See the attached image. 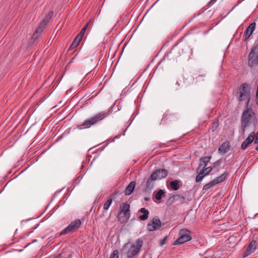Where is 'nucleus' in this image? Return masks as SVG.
Instances as JSON below:
<instances>
[{
    "label": "nucleus",
    "mask_w": 258,
    "mask_h": 258,
    "mask_svg": "<svg viewBox=\"0 0 258 258\" xmlns=\"http://www.w3.org/2000/svg\"><path fill=\"white\" fill-rule=\"evenodd\" d=\"M143 245V240L139 238L133 243H126L123 246L122 250L124 251L128 258H133L140 252Z\"/></svg>",
    "instance_id": "1"
},
{
    "label": "nucleus",
    "mask_w": 258,
    "mask_h": 258,
    "mask_svg": "<svg viewBox=\"0 0 258 258\" xmlns=\"http://www.w3.org/2000/svg\"><path fill=\"white\" fill-rule=\"evenodd\" d=\"M52 15H53V12L51 11V12L48 13V14L46 16V17H47V18H48L49 20H50V19L51 18Z\"/></svg>",
    "instance_id": "33"
},
{
    "label": "nucleus",
    "mask_w": 258,
    "mask_h": 258,
    "mask_svg": "<svg viewBox=\"0 0 258 258\" xmlns=\"http://www.w3.org/2000/svg\"><path fill=\"white\" fill-rule=\"evenodd\" d=\"M255 134L254 132H252L249 135L247 139L244 141L241 145V147L243 149H245L248 146L251 144L254 139Z\"/></svg>",
    "instance_id": "15"
},
{
    "label": "nucleus",
    "mask_w": 258,
    "mask_h": 258,
    "mask_svg": "<svg viewBox=\"0 0 258 258\" xmlns=\"http://www.w3.org/2000/svg\"><path fill=\"white\" fill-rule=\"evenodd\" d=\"M255 23L253 22L251 23L248 27L246 29L245 31L244 32V40L246 41L249 38L250 35L252 34L253 31L254 30L255 28Z\"/></svg>",
    "instance_id": "14"
},
{
    "label": "nucleus",
    "mask_w": 258,
    "mask_h": 258,
    "mask_svg": "<svg viewBox=\"0 0 258 258\" xmlns=\"http://www.w3.org/2000/svg\"><path fill=\"white\" fill-rule=\"evenodd\" d=\"M167 236H166L163 239L161 240V241L160 242V245L161 246H162L165 243V242L167 239Z\"/></svg>",
    "instance_id": "32"
},
{
    "label": "nucleus",
    "mask_w": 258,
    "mask_h": 258,
    "mask_svg": "<svg viewBox=\"0 0 258 258\" xmlns=\"http://www.w3.org/2000/svg\"><path fill=\"white\" fill-rule=\"evenodd\" d=\"M173 198L174 200V201L179 202V203L183 204L184 203L185 201V197L183 196L176 195L173 196Z\"/></svg>",
    "instance_id": "25"
},
{
    "label": "nucleus",
    "mask_w": 258,
    "mask_h": 258,
    "mask_svg": "<svg viewBox=\"0 0 258 258\" xmlns=\"http://www.w3.org/2000/svg\"><path fill=\"white\" fill-rule=\"evenodd\" d=\"M255 120V114L251 109L247 108L244 110L241 116V126L244 132L249 124L254 122Z\"/></svg>",
    "instance_id": "3"
},
{
    "label": "nucleus",
    "mask_w": 258,
    "mask_h": 258,
    "mask_svg": "<svg viewBox=\"0 0 258 258\" xmlns=\"http://www.w3.org/2000/svg\"><path fill=\"white\" fill-rule=\"evenodd\" d=\"M174 50H175V46L172 49V51H174Z\"/></svg>",
    "instance_id": "38"
},
{
    "label": "nucleus",
    "mask_w": 258,
    "mask_h": 258,
    "mask_svg": "<svg viewBox=\"0 0 258 258\" xmlns=\"http://www.w3.org/2000/svg\"><path fill=\"white\" fill-rule=\"evenodd\" d=\"M109 115L108 112L101 111L94 115L91 118L85 120L82 124L77 125V127L79 130L87 128L102 120Z\"/></svg>",
    "instance_id": "2"
},
{
    "label": "nucleus",
    "mask_w": 258,
    "mask_h": 258,
    "mask_svg": "<svg viewBox=\"0 0 258 258\" xmlns=\"http://www.w3.org/2000/svg\"><path fill=\"white\" fill-rule=\"evenodd\" d=\"M164 224H162L158 217H155L151 219L147 225V230L150 231H154L159 230Z\"/></svg>",
    "instance_id": "7"
},
{
    "label": "nucleus",
    "mask_w": 258,
    "mask_h": 258,
    "mask_svg": "<svg viewBox=\"0 0 258 258\" xmlns=\"http://www.w3.org/2000/svg\"><path fill=\"white\" fill-rule=\"evenodd\" d=\"M49 20H50L49 19L47 18V17H45L40 24L45 27V26L47 24Z\"/></svg>",
    "instance_id": "31"
},
{
    "label": "nucleus",
    "mask_w": 258,
    "mask_h": 258,
    "mask_svg": "<svg viewBox=\"0 0 258 258\" xmlns=\"http://www.w3.org/2000/svg\"><path fill=\"white\" fill-rule=\"evenodd\" d=\"M217 0H211V1L210 2V4H212L213 5V4H214Z\"/></svg>",
    "instance_id": "35"
},
{
    "label": "nucleus",
    "mask_w": 258,
    "mask_h": 258,
    "mask_svg": "<svg viewBox=\"0 0 258 258\" xmlns=\"http://www.w3.org/2000/svg\"><path fill=\"white\" fill-rule=\"evenodd\" d=\"M136 183L135 181H132L130 182L125 190V195L126 196L130 195L134 191Z\"/></svg>",
    "instance_id": "19"
},
{
    "label": "nucleus",
    "mask_w": 258,
    "mask_h": 258,
    "mask_svg": "<svg viewBox=\"0 0 258 258\" xmlns=\"http://www.w3.org/2000/svg\"><path fill=\"white\" fill-rule=\"evenodd\" d=\"M139 212L143 213V215L139 216V219L142 221H145L148 218L149 212L145 208H142Z\"/></svg>",
    "instance_id": "20"
},
{
    "label": "nucleus",
    "mask_w": 258,
    "mask_h": 258,
    "mask_svg": "<svg viewBox=\"0 0 258 258\" xmlns=\"http://www.w3.org/2000/svg\"><path fill=\"white\" fill-rule=\"evenodd\" d=\"M112 202V198L111 197H110L108 199L107 201L104 204L103 212L107 211L108 210V209H109V207L110 206Z\"/></svg>",
    "instance_id": "22"
},
{
    "label": "nucleus",
    "mask_w": 258,
    "mask_h": 258,
    "mask_svg": "<svg viewBox=\"0 0 258 258\" xmlns=\"http://www.w3.org/2000/svg\"><path fill=\"white\" fill-rule=\"evenodd\" d=\"M167 173V171L164 169H159L155 170L152 173L155 174L156 179L160 180L166 177Z\"/></svg>",
    "instance_id": "13"
},
{
    "label": "nucleus",
    "mask_w": 258,
    "mask_h": 258,
    "mask_svg": "<svg viewBox=\"0 0 258 258\" xmlns=\"http://www.w3.org/2000/svg\"><path fill=\"white\" fill-rule=\"evenodd\" d=\"M254 143H258V132L256 133L255 135V139L254 141Z\"/></svg>",
    "instance_id": "34"
},
{
    "label": "nucleus",
    "mask_w": 258,
    "mask_h": 258,
    "mask_svg": "<svg viewBox=\"0 0 258 258\" xmlns=\"http://www.w3.org/2000/svg\"><path fill=\"white\" fill-rule=\"evenodd\" d=\"M178 119L177 115L175 113L167 111L163 115L162 120L163 121H174Z\"/></svg>",
    "instance_id": "12"
},
{
    "label": "nucleus",
    "mask_w": 258,
    "mask_h": 258,
    "mask_svg": "<svg viewBox=\"0 0 258 258\" xmlns=\"http://www.w3.org/2000/svg\"><path fill=\"white\" fill-rule=\"evenodd\" d=\"M157 179H156V177L155 176V174L154 173H152L151 174V175L150 176V177L147 179V181L146 183V190L147 189L148 190L152 188L153 187L154 184V182Z\"/></svg>",
    "instance_id": "16"
},
{
    "label": "nucleus",
    "mask_w": 258,
    "mask_h": 258,
    "mask_svg": "<svg viewBox=\"0 0 258 258\" xmlns=\"http://www.w3.org/2000/svg\"><path fill=\"white\" fill-rule=\"evenodd\" d=\"M118 251L115 250L113 251L109 258H118Z\"/></svg>",
    "instance_id": "30"
},
{
    "label": "nucleus",
    "mask_w": 258,
    "mask_h": 258,
    "mask_svg": "<svg viewBox=\"0 0 258 258\" xmlns=\"http://www.w3.org/2000/svg\"><path fill=\"white\" fill-rule=\"evenodd\" d=\"M145 201H149V198H145Z\"/></svg>",
    "instance_id": "37"
},
{
    "label": "nucleus",
    "mask_w": 258,
    "mask_h": 258,
    "mask_svg": "<svg viewBox=\"0 0 258 258\" xmlns=\"http://www.w3.org/2000/svg\"><path fill=\"white\" fill-rule=\"evenodd\" d=\"M216 185L214 183V181L211 180L210 182L206 184L203 187V190H207L212 186Z\"/></svg>",
    "instance_id": "29"
},
{
    "label": "nucleus",
    "mask_w": 258,
    "mask_h": 258,
    "mask_svg": "<svg viewBox=\"0 0 258 258\" xmlns=\"http://www.w3.org/2000/svg\"><path fill=\"white\" fill-rule=\"evenodd\" d=\"M258 47L253 48L248 55V65L250 67L258 64Z\"/></svg>",
    "instance_id": "9"
},
{
    "label": "nucleus",
    "mask_w": 258,
    "mask_h": 258,
    "mask_svg": "<svg viewBox=\"0 0 258 258\" xmlns=\"http://www.w3.org/2000/svg\"><path fill=\"white\" fill-rule=\"evenodd\" d=\"M130 206L128 204L122 203L120 205V211L118 215V219L120 223L126 222L130 218Z\"/></svg>",
    "instance_id": "4"
},
{
    "label": "nucleus",
    "mask_w": 258,
    "mask_h": 258,
    "mask_svg": "<svg viewBox=\"0 0 258 258\" xmlns=\"http://www.w3.org/2000/svg\"><path fill=\"white\" fill-rule=\"evenodd\" d=\"M250 99V94L248 88V86L245 83L241 85L240 90V96L238 98L239 101L245 100L246 107H248Z\"/></svg>",
    "instance_id": "5"
},
{
    "label": "nucleus",
    "mask_w": 258,
    "mask_h": 258,
    "mask_svg": "<svg viewBox=\"0 0 258 258\" xmlns=\"http://www.w3.org/2000/svg\"><path fill=\"white\" fill-rule=\"evenodd\" d=\"M256 241L252 240L247 247L246 250L243 253V257H245L254 252L256 249Z\"/></svg>",
    "instance_id": "11"
},
{
    "label": "nucleus",
    "mask_w": 258,
    "mask_h": 258,
    "mask_svg": "<svg viewBox=\"0 0 258 258\" xmlns=\"http://www.w3.org/2000/svg\"><path fill=\"white\" fill-rule=\"evenodd\" d=\"M81 221L79 219H76L75 221L71 222L66 228L60 232L59 235L69 233L71 232L77 230L81 226Z\"/></svg>",
    "instance_id": "8"
},
{
    "label": "nucleus",
    "mask_w": 258,
    "mask_h": 258,
    "mask_svg": "<svg viewBox=\"0 0 258 258\" xmlns=\"http://www.w3.org/2000/svg\"><path fill=\"white\" fill-rule=\"evenodd\" d=\"M89 25V23H87L82 28V29L81 30L80 33L77 35L78 36L82 38L86 30H87V28L88 27V26Z\"/></svg>",
    "instance_id": "28"
},
{
    "label": "nucleus",
    "mask_w": 258,
    "mask_h": 258,
    "mask_svg": "<svg viewBox=\"0 0 258 258\" xmlns=\"http://www.w3.org/2000/svg\"><path fill=\"white\" fill-rule=\"evenodd\" d=\"M164 194H165V191L162 189H160L155 194V198L156 200L159 201L162 199V196L163 195H164Z\"/></svg>",
    "instance_id": "26"
},
{
    "label": "nucleus",
    "mask_w": 258,
    "mask_h": 258,
    "mask_svg": "<svg viewBox=\"0 0 258 258\" xmlns=\"http://www.w3.org/2000/svg\"><path fill=\"white\" fill-rule=\"evenodd\" d=\"M81 39H82V38L77 35L75 37V39L74 40V41L72 44V47H77L79 45Z\"/></svg>",
    "instance_id": "27"
},
{
    "label": "nucleus",
    "mask_w": 258,
    "mask_h": 258,
    "mask_svg": "<svg viewBox=\"0 0 258 258\" xmlns=\"http://www.w3.org/2000/svg\"><path fill=\"white\" fill-rule=\"evenodd\" d=\"M44 27L45 26H43L42 24H40L38 28L36 30L35 33H34L33 37L37 38L42 32Z\"/></svg>",
    "instance_id": "24"
},
{
    "label": "nucleus",
    "mask_w": 258,
    "mask_h": 258,
    "mask_svg": "<svg viewBox=\"0 0 258 258\" xmlns=\"http://www.w3.org/2000/svg\"><path fill=\"white\" fill-rule=\"evenodd\" d=\"M35 241H36V239L34 240H33V242H35Z\"/></svg>",
    "instance_id": "40"
},
{
    "label": "nucleus",
    "mask_w": 258,
    "mask_h": 258,
    "mask_svg": "<svg viewBox=\"0 0 258 258\" xmlns=\"http://www.w3.org/2000/svg\"><path fill=\"white\" fill-rule=\"evenodd\" d=\"M226 177L227 175L226 174H223L213 180L214 181L215 184H217L224 181L226 179Z\"/></svg>",
    "instance_id": "21"
},
{
    "label": "nucleus",
    "mask_w": 258,
    "mask_h": 258,
    "mask_svg": "<svg viewBox=\"0 0 258 258\" xmlns=\"http://www.w3.org/2000/svg\"><path fill=\"white\" fill-rule=\"evenodd\" d=\"M230 146L229 143L228 142H225L220 146L218 150L221 154H224L227 153L230 150Z\"/></svg>",
    "instance_id": "17"
},
{
    "label": "nucleus",
    "mask_w": 258,
    "mask_h": 258,
    "mask_svg": "<svg viewBox=\"0 0 258 258\" xmlns=\"http://www.w3.org/2000/svg\"><path fill=\"white\" fill-rule=\"evenodd\" d=\"M256 98L258 100V84L257 86V90H256Z\"/></svg>",
    "instance_id": "36"
},
{
    "label": "nucleus",
    "mask_w": 258,
    "mask_h": 258,
    "mask_svg": "<svg viewBox=\"0 0 258 258\" xmlns=\"http://www.w3.org/2000/svg\"><path fill=\"white\" fill-rule=\"evenodd\" d=\"M191 239V237L190 235L189 231L185 229H183L180 231L179 237L174 242L173 245H176L182 244L190 241Z\"/></svg>",
    "instance_id": "6"
},
{
    "label": "nucleus",
    "mask_w": 258,
    "mask_h": 258,
    "mask_svg": "<svg viewBox=\"0 0 258 258\" xmlns=\"http://www.w3.org/2000/svg\"><path fill=\"white\" fill-rule=\"evenodd\" d=\"M170 185L171 188L174 190H176L179 188V181L177 180L171 181L170 182Z\"/></svg>",
    "instance_id": "23"
},
{
    "label": "nucleus",
    "mask_w": 258,
    "mask_h": 258,
    "mask_svg": "<svg viewBox=\"0 0 258 258\" xmlns=\"http://www.w3.org/2000/svg\"><path fill=\"white\" fill-rule=\"evenodd\" d=\"M210 156H205L202 158H201L199 160V165L198 169L199 170L204 166V168H205L207 166L208 163L210 162Z\"/></svg>",
    "instance_id": "18"
},
{
    "label": "nucleus",
    "mask_w": 258,
    "mask_h": 258,
    "mask_svg": "<svg viewBox=\"0 0 258 258\" xmlns=\"http://www.w3.org/2000/svg\"><path fill=\"white\" fill-rule=\"evenodd\" d=\"M255 150L258 151V145L256 147Z\"/></svg>",
    "instance_id": "39"
},
{
    "label": "nucleus",
    "mask_w": 258,
    "mask_h": 258,
    "mask_svg": "<svg viewBox=\"0 0 258 258\" xmlns=\"http://www.w3.org/2000/svg\"><path fill=\"white\" fill-rule=\"evenodd\" d=\"M202 168L201 169L199 174L197 176L196 178V181L197 182H199L202 180L203 178L207 175L209 174L211 171L213 169L212 167L209 166L208 167L204 168V166L203 167H202Z\"/></svg>",
    "instance_id": "10"
}]
</instances>
